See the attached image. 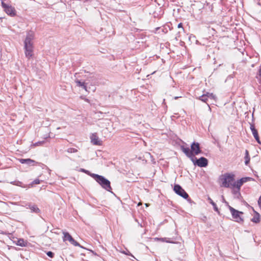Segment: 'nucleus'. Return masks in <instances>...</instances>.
<instances>
[{
  "mask_svg": "<svg viewBox=\"0 0 261 261\" xmlns=\"http://www.w3.org/2000/svg\"><path fill=\"white\" fill-rule=\"evenodd\" d=\"M35 38V33L33 31L27 32L25 39L24 41L25 55L28 58H30L33 55V40Z\"/></svg>",
  "mask_w": 261,
  "mask_h": 261,
  "instance_id": "f257e3e1",
  "label": "nucleus"
},
{
  "mask_svg": "<svg viewBox=\"0 0 261 261\" xmlns=\"http://www.w3.org/2000/svg\"><path fill=\"white\" fill-rule=\"evenodd\" d=\"M234 174L230 173H225L220 176L219 179L221 182V187L232 188L234 180Z\"/></svg>",
  "mask_w": 261,
  "mask_h": 261,
  "instance_id": "f03ea898",
  "label": "nucleus"
},
{
  "mask_svg": "<svg viewBox=\"0 0 261 261\" xmlns=\"http://www.w3.org/2000/svg\"><path fill=\"white\" fill-rule=\"evenodd\" d=\"M103 189L111 192L112 188L110 185V181L105 177L96 174H92L91 175Z\"/></svg>",
  "mask_w": 261,
  "mask_h": 261,
  "instance_id": "7ed1b4c3",
  "label": "nucleus"
},
{
  "mask_svg": "<svg viewBox=\"0 0 261 261\" xmlns=\"http://www.w3.org/2000/svg\"><path fill=\"white\" fill-rule=\"evenodd\" d=\"M174 191L178 195L180 196L182 198L186 199H188V201H190V199H188L189 195L182 188V187L179 185H175L174 187Z\"/></svg>",
  "mask_w": 261,
  "mask_h": 261,
  "instance_id": "20e7f679",
  "label": "nucleus"
},
{
  "mask_svg": "<svg viewBox=\"0 0 261 261\" xmlns=\"http://www.w3.org/2000/svg\"><path fill=\"white\" fill-rule=\"evenodd\" d=\"M229 209L231 212L232 218L234 219V221L237 222H241L243 221V219L240 216L241 214H243V213L238 210H235L232 207L229 206Z\"/></svg>",
  "mask_w": 261,
  "mask_h": 261,
  "instance_id": "39448f33",
  "label": "nucleus"
},
{
  "mask_svg": "<svg viewBox=\"0 0 261 261\" xmlns=\"http://www.w3.org/2000/svg\"><path fill=\"white\" fill-rule=\"evenodd\" d=\"M2 7L7 14L12 16L15 15L16 11L14 8L11 6H9L5 4L4 2H3V0H2Z\"/></svg>",
  "mask_w": 261,
  "mask_h": 261,
  "instance_id": "423d86ee",
  "label": "nucleus"
},
{
  "mask_svg": "<svg viewBox=\"0 0 261 261\" xmlns=\"http://www.w3.org/2000/svg\"><path fill=\"white\" fill-rule=\"evenodd\" d=\"M193 163L200 167H205L207 166L208 160L205 158L201 157L196 161L194 160Z\"/></svg>",
  "mask_w": 261,
  "mask_h": 261,
  "instance_id": "0eeeda50",
  "label": "nucleus"
},
{
  "mask_svg": "<svg viewBox=\"0 0 261 261\" xmlns=\"http://www.w3.org/2000/svg\"><path fill=\"white\" fill-rule=\"evenodd\" d=\"M191 149L194 155H198L201 152V150L200 148V144L198 142H194L191 145Z\"/></svg>",
  "mask_w": 261,
  "mask_h": 261,
  "instance_id": "6e6552de",
  "label": "nucleus"
},
{
  "mask_svg": "<svg viewBox=\"0 0 261 261\" xmlns=\"http://www.w3.org/2000/svg\"><path fill=\"white\" fill-rule=\"evenodd\" d=\"M64 238H63V241H68L70 242V243L73 245L75 246H79V244L75 241L73 238L71 237V236L68 232H64Z\"/></svg>",
  "mask_w": 261,
  "mask_h": 261,
  "instance_id": "1a4fd4ad",
  "label": "nucleus"
},
{
  "mask_svg": "<svg viewBox=\"0 0 261 261\" xmlns=\"http://www.w3.org/2000/svg\"><path fill=\"white\" fill-rule=\"evenodd\" d=\"M180 148L186 156L190 158L192 161L194 162V154L192 153V150H190L189 147H185L184 146H181Z\"/></svg>",
  "mask_w": 261,
  "mask_h": 261,
  "instance_id": "9d476101",
  "label": "nucleus"
},
{
  "mask_svg": "<svg viewBox=\"0 0 261 261\" xmlns=\"http://www.w3.org/2000/svg\"><path fill=\"white\" fill-rule=\"evenodd\" d=\"M91 143L96 145H101V141L100 140L96 133L92 134L90 136Z\"/></svg>",
  "mask_w": 261,
  "mask_h": 261,
  "instance_id": "9b49d317",
  "label": "nucleus"
},
{
  "mask_svg": "<svg viewBox=\"0 0 261 261\" xmlns=\"http://www.w3.org/2000/svg\"><path fill=\"white\" fill-rule=\"evenodd\" d=\"M250 129L252 132V135L253 137H254L256 141L259 144H260L261 142L259 140V137L258 134V132L257 129L255 128L254 125L253 124H250Z\"/></svg>",
  "mask_w": 261,
  "mask_h": 261,
  "instance_id": "f8f14e48",
  "label": "nucleus"
},
{
  "mask_svg": "<svg viewBox=\"0 0 261 261\" xmlns=\"http://www.w3.org/2000/svg\"><path fill=\"white\" fill-rule=\"evenodd\" d=\"M19 162L21 164H26L29 165H34V163H35V161L31 160L30 159H19Z\"/></svg>",
  "mask_w": 261,
  "mask_h": 261,
  "instance_id": "ddd939ff",
  "label": "nucleus"
},
{
  "mask_svg": "<svg viewBox=\"0 0 261 261\" xmlns=\"http://www.w3.org/2000/svg\"><path fill=\"white\" fill-rule=\"evenodd\" d=\"M242 185H243V184L239 179L235 182L233 181L232 188H237L238 189V191H239L240 190L241 187Z\"/></svg>",
  "mask_w": 261,
  "mask_h": 261,
  "instance_id": "4468645a",
  "label": "nucleus"
},
{
  "mask_svg": "<svg viewBox=\"0 0 261 261\" xmlns=\"http://www.w3.org/2000/svg\"><path fill=\"white\" fill-rule=\"evenodd\" d=\"M28 206L32 212L39 213L40 211L39 208L37 206V205L35 204H29Z\"/></svg>",
  "mask_w": 261,
  "mask_h": 261,
  "instance_id": "2eb2a0df",
  "label": "nucleus"
},
{
  "mask_svg": "<svg viewBox=\"0 0 261 261\" xmlns=\"http://www.w3.org/2000/svg\"><path fill=\"white\" fill-rule=\"evenodd\" d=\"M251 220L252 222L255 223H259L260 222V215L259 213L255 212L253 217L251 219Z\"/></svg>",
  "mask_w": 261,
  "mask_h": 261,
  "instance_id": "dca6fc26",
  "label": "nucleus"
},
{
  "mask_svg": "<svg viewBox=\"0 0 261 261\" xmlns=\"http://www.w3.org/2000/svg\"><path fill=\"white\" fill-rule=\"evenodd\" d=\"M75 82L76 83V85L78 87H81L83 89H84L86 91H87V86L85 85V83L84 82H82L79 80H76L75 81Z\"/></svg>",
  "mask_w": 261,
  "mask_h": 261,
  "instance_id": "f3484780",
  "label": "nucleus"
},
{
  "mask_svg": "<svg viewBox=\"0 0 261 261\" xmlns=\"http://www.w3.org/2000/svg\"><path fill=\"white\" fill-rule=\"evenodd\" d=\"M244 159H245V164L246 165H248V164L249 163L250 159V156H249V151L247 150H245V155Z\"/></svg>",
  "mask_w": 261,
  "mask_h": 261,
  "instance_id": "a211bd4d",
  "label": "nucleus"
},
{
  "mask_svg": "<svg viewBox=\"0 0 261 261\" xmlns=\"http://www.w3.org/2000/svg\"><path fill=\"white\" fill-rule=\"evenodd\" d=\"M208 200L210 202V203L213 206L214 209L216 212H218V208L216 205V204L213 201V200L208 197Z\"/></svg>",
  "mask_w": 261,
  "mask_h": 261,
  "instance_id": "6ab92c4d",
  "label": "nucleus"
},
{
  "mask_svg": "<svg viewBox=\"0 0 261 261\" xmlns=\"http://www.w3.org/2000/svg\"><path fill=\"white\" fill-rule=\"evenodd\" d=\"M240 181L242 182V183L243 184L245 182H246L249 181H251L253 180V178L249 177H243L241 178Z\"/></svg>",
  "mask_w": 261,
  "mask_h": 261,
  "instance_id": "aec40b11",
  "label": "nucleus"
},
{
  "mask_svg": "<svg viewBox=\"0 0 261 261\" xmlns=\"http://www.w3.org/2000/svg\"><path fill=\"white\" fill-rule=\"evenodd\" d=\"M17 245L21 247L25 246L26 243L24 241L23 239H19L17 241Z\"/></svg>",
  "mask_w": 261,
  "mask_h": 261,
  "instance_id": "412c9836",
  "label": "nucleus"
},
{
  "mask_svg": "<svg viewBox=\"0 0 261 261\" xmlns=\"http://www.w3.org/2000/svg\"><path fill=\"white\" fill-rule=\"evenodd\" d=\"M199 99L201 100V101L206 102V101L208 99V97H207L206 94H203L202 96H200L199 98Z\"/></svg>",
  "mask_w": 261,
  "mask_h": 261,
  "instance_id": "4be33fe9",
  "label": "nucleus"
},
{
  "mask_svg": "<svg viewBox=\"0 0 261 261\" xmlns=\"http://www.w3.org/2000/svg\"><path fill=\"white\" fill-rule=\"evenodd\" d=\"M44 143H45L44 141H38V142H36L35 143L33 144V146H34V147L40 146V145H43Z\"/></svg>",
  "mask_w": 261,
  "mask_h": 261,
  "instance_id": "5701e85b",
  "label": "nucleus"
},
{
  "mask_svg": "<svg viewBox=\"0 0 261 261\" xmlns=\"http://www.w3.org/2000/svg\"><path fill=\"white\" fill-rule=\"evenodd\" d=\"M67 151L69 153H75L77 151V150L73 148H69L67 149Z\"/></svg>",
  "mask_w": 261,
  "mask_h": 261,
  "instance_id": "b1692460",
  "label": "nucleus"
},
{
  "mask_svg": "<svg viewBox=\"0 0 261 261\" xmlns=\"http://www.w3.org/2000/svg\"><path fill=\"white\" fill-rule=\"evenodd\" d=\"M206 95L208 98L212 99H214L215 98V96L213 93H207Z\"/></svg>",
  "mask_w": 261,
  "mask_h": 261,
  "instance_id": "393cba45",
  "label": "nucleus"
},
{
  "mask_svg": "<svg viewBox=\"0 0 261 261\" xmlns=\"http://www.w3.org/2000/svg\"><path fill=\"white\" fill-rule=\"evenodd\" d=\"M46 254L50 257H53L54 256V253L51 251H48L46 253Z\"/></svg>",
  "mask_w": 261,
  "mask_h": 261,
  "instance_id": "a878e982",
  "label": "nucleus"
},
{
  "mask_svg": "<svg viewBox=\"0 0 261 261\" xmlns=\"http://www.w3.org/2000/svg\"><path fill=\"white\" fill-rule=\"evenodd\" d=\"M14 185L19 186V187H22V183L21 181H17L16 184H14Z\"/></svg>",
  "mask_w": 261,
  "mask_h": 261,
  "instance_id": "bb28decb",
  "label": "nucleus"
},
{
  "mask_svg": "<svg viewBox=\"0 0 261 261\" xmlns=\"http://www.w3.org/2000/svg\"><path fill=\"white\" fill-rule=\"evenodd\" d=\"M40 181L38 179H36L33 181V184H40Z\"/></svg>",
  "mask_w": 261,
  "mask_h": 261,
  "instance_id": "cd10ccee",
  "label": "nucleus"
},
{
  "mask_svg": "<svg viewBox=\"0 0 261 261\" xmlns=\"http://www.w3.org/2000/svg\"><path fill=\"white\" fill-rule=\"evenodd\" d=\"M177 27H178V28H181V30H182V32H184V28L182 27V23H179L178 24Z\"/></svg>",
  "mask_w": 261,
  "mask_h": 261,
  "instance_id": "c85d7f7f",
  "label": "nucleus"
},
{
  "mask_svg": "<svg viewBox=\"0 0 261 261\" xmlns=\"http://www.w3.org/2000/svg\"><path fill=\"white\" fill-rule=\"evenodd\" d=\"M258 204L261 210V196L259 197V199L258 200Z\"/></svg>",
  "mask_w": 261,
  "mask_h": 261,
  "instance_id": "c756f323",
  "label": "nucleus"
},
{
  "mask_svg": "<svg viewBox=\"0 0 261 261\" xmlns=\"http://www.w3.org/2000/svg\"><path fill=\"white\" fill-rule=\"evenodd\" d=\"M161 239H162V241H165V242H168V243L170 242L169 241H167V238H162Z\"/></svg>",
  "mask_w": 261,
  "mask_h": 261,
  "instance_id": "7c9ffc66",
  "label": "nucleus"
},
{
  "mask_svg": "<svg viewBox=\"0 0 261 261\" xmlns=\"http://www.w3.org/2000/svg\"><path fill=\"white\" fill-rule=\"evenodd\" d=\"M81 98L83 99H84L85 101H87L88 102H89V100L88 99H87V98H83V96H81Z\"/></svg>",
  "mask_w": 261,
  "mask_h": 261,
  "instance_id": "2f4dec72",
  "label": "nucleus"
},
{
  "mask_svg": "<svg viewBox=\"0 0 261 261\" xmlns=\"http://www.w3.org/2000/svg\"><path fill=\"white\" fill-rule=\"evenodd\" d=\"M258 75L261 76V66H260V68L258 70Z\"/></svg>",
  "mask_w": 261,
  "mask_h": 261,
  "instance_id": "473e14b6",
  "label": "nucleus"
},
{
  "mask_svg": "<svg viewBox=\"0 0 261 261\" xmlns=\"http://www.w3.org/2000/svg\"><path fill=\"white\" fill-rule=\"evenodd\" d=\"M179 97H181V96H175L174 97V99H177Z\"/></svg>",
  "mask_w": 261,
  "mask_h": 261,
  "instance_id": "72a5a7b5",
  "label": "nucleus"
},
{
  "mask_svg": "<svg viewBox=\"0 0 261 261\" xmlns=\"http://www.w3.org/2000/svg\"><path fill=\"white\" fill-rule=\"evenodd\" d=\"M16 182H17V181H14L11 182L10 184L14 185V184H16Z\"/></svg>",
  "mask_w": 261,
  "mask_h": 261,
  "instance_id": "f704fd0d",
  "label": "nucleus"
},
{
  "mask_svg": "<svg viewBox=\"0 0 261 261\" xmlns=\"http://www.w3.org/2000/svg\"><path fill=\"white\" fill-rule=\"evenodd\" d=\"M81 170H82L83 172H85V173H86V172H87V171H86V170L84 169H81Z\"/></svg>",
  "mask_w": 261,
  "mask_h": 261,
  "instance_id": "c9c22d12",
  "label": "nucleus"
},
{
  "mask_svg": "<svg viewBox=\"0 0 261 261\" xmlns=\"http://www.w3.org/2000/svg\"><path fill=\"white\" fill-rule=\"evenodd\" d=\"M180 33V31L178 32V33L176 35V38L177 39V37H179V36L178 35V34Z\"/></svg>",
  "mask_w": 261,
  "mask_h": 261,
  "instance_id": "e433bc0d",
  "label": "nucleus"
}]
</instances>
